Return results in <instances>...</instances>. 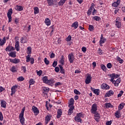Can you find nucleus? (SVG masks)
<instances>
[{
  "instance_id": "nucleus-1",
  "label": "nucleus",
  "mask_w": 125,
  "mask_h": 125,
  "mask_svg": "<svg viewBox=\"0 0 125 125\" xmlns=\"http://www.w3.org/2000/svg\"><path fill=\"white\" fill-rule=\"evenodd\" d=\"M74 98H71L69 100V103L68 105L69 108H70L68 110V114L69 115H72L73 114V111L75 109V106H74Z\"/></svg>"
},
{
  "instance_id": "nucleus-2",
  "label": "nucleus",
  "mask_w": 125,
  "mask_h": 125,
  "mask_svg": "<svg viewBox=\"0 0 125 125\" xmlns=\"http://www.w3.org/2000/svg\"><path fill=\"white\" fill-rule=\"evenodd\" d=\"M24 112H25V107L22 108L19 116L20 121L22 125H25V118H24Z\"/></svg>"
},
{
  "instance_id": "nucleus-3",
  "label": "nucleus",
  "mask_w": 125,
  "mask_h": 125,
  "mask_svg": "<svg viewBox=\"0 0 125 125\" xmlns=\"http://www.w3.org/2000/svg\"><path fill=\"white\" fill-rule=\"evenodd\" d=\"M108 77H109V79H110V82L112 83L115 80V79H118V78L120 77V75L115 73H112L108 74Z\"/></svg>"
},
{
  "instance_id": "nucleus-4",
  "label": "nucleus",
  "mask_w": 125,
  "mask_h": 125,
  "mask_svg": "<svg viewBox=\"0 0 125 125\" xmlns=\"http://www.w3.org/2000/svg\"><path fill=\"white\" fill-rule=\"evenodd\" d=\"M115 26L118 29L122 27V20L120 18L117 17L115 21Z\"/></svg>"
},
{
  "instance_id": "nucleus-5",
  "label": "nucleus",
  "mask_w": 125,
  "mask_h": 125,
  "mask_svg": "<svg viewBox=\"0 0 125 125\" xmlns=\"http://www.w3.org/2000/svg\"><path fill=\"white\" fill-rule=\"evenodd\" d=\"M68 60L70 63H73L75 59V56L74 55V53H70L68 55Z\"/></svg>"
},
{
  "instance_id": "nucleus-6",
  "label": "nucleus",
  "mask_w": 125,
  "mask_h": 125,
  "mask_svg": "<svg viewBox=\"0 0 125 125\" xmlns=\"http://www.w3.org/2000/svg\"><path fill=\"white\" fill-rule=\"evenodd\" d=\"M11 15H12V9L10 8L8 10L7 14V16L8 18L9 22H11V21L12 20V17H11Z\"/></svg>"
},
{
  "instance_id": "nucleus-7",
  "label": "nucleus",
  "mask_w": 125,
  "mask_h": 125,
  "mask_svg": "<svg viewBox=\"0 0 125 125\" xmlns=\"http://www.w3.org/2000/svg\"><path fill=\"white\" fill-rule=\"evenodd\" d=\"M96 112H97V104H94L91 106V113L92 114Z\"/></svg>"
},
{
  "instance_id": "nucleus-8",
  "label": "nucleus",
  "mask_w": 125,
  "mask_h": 125,
  "mask_svg": "<svg viewBox=\"0 0 125 125\" xmlns=\"http://www.w3.org/2000/svg\"><path fill=\"white\" fill-rule=\"evenodd\" d=\"M92 79V77H91V75L88 74L85 80V83L86 84H89V83H90V82H91Z\"/></svg>"
},
{
  "instance_id": "nucleus-9",
  "label": "nucleus",
  "mask_w": 125,
  "mask_h": 125,
  "mask_svg": "<svg viewBox=\"0 0 125 125\" xmlns=\"http://www.w3.org/2000/svg\"><path fill=\"white\" fill-rule=\"evenodd\" d=\"M92 114L94 115L95 121H96V122H99V120H100V114H99L97 111L94 112Z\"/></svg>"
},
{
  "instance_id": "nucleus-10",
  "label": "nucleus",
  "mask_w": 125,
  "mask_h": 125,
  "mask_svg": "<svg viewBox=\"0 0 125 125\" xmlns=\"http://www.w3.org/2000/svg\"><path fill=\"white\" fill-rule=\"evenodd\" d=\"M106 41H107L106 38H105L103 37V34H102L101 35V38H100V40L99 41L100 46H102V44L105 43V42H106Z\"/></svg>"
},
{
  "instance_id": "nucleus-11",
  "label": "nucleus",
  "mask_w": 125,
  "mask_h": 125,
  "mask_svg": "<svg viewBox=\"0 0 125 125\" xmlns=\"http://www.w3.org/2000/svg\"><path fill=\"white\" fill-rule=\"evenodd\" d=\"M32 110L35 116H38V115H39L40 113V110H39V109H38L37 107L35 105L32 106Z\"/></svg>"
},
{
  "instance_id": "nucleus-12",
  "label": "nucleus",
  "mask_w": 125,
  "mask_h": 125,
  "mask_svg": "<svg viewBox=\"0 0 125 125\" xmlns=\"http://www.w3.org/2000/svg\"><path fill=\"white\" fill-rule=\"evenodd\" d=\"M52 116H51V115L49 114H47L45 117V125H47L48 124V123H49V121H50V120H51V117Z\"/></svg>"
},
{
  "instance_id": "nucleus-13",
  "label": "nucleus",
  "mask_w": 125,
  "mask_h": 125,
  "mask_svg": "<svg viewBox=\"0 0 125 125\" xmlns=\"http://www.w3.org/2000/svg\"><path fill=\"white\" fill-rule=\"evenodd\" d=\"M111 83L113 84H114V86L118 87L119 86V84L121 83V78H118L116 80H115Z\"/></svg>"
},
{
  "instance_id": "nucleus-14",
  "label": "nucleus",
  "mask_w": 125,
  "mask_h": 125,
  "mask_svg": "<svg viewBox=\"0 0 125 125\" xmlns=\"http://www.w3.org/2000/svg\"><path fill=\"white\" fill-rule=\"evenodd\" d=\"M14 50H15V48L11 45H8V46H7L5 49V51L8 52H10Z\"/></svg>"
},
{
  "instance_id": "nucleus-15",
  "label": "nucleus",
  "mask_w": 125,
  "mask_h": 125,
  "mask_svg": "<svg viewBox=\"0 0 125 125\" xmlns=\"http://www.w3.org/2000/svg\"><path fill=\"white\" fill-rule=\"evenodd\" d=\"M101 87L102 89H105V90L110 89V86H109V85H108L105 83H103L101 85Z\"/></svg>"
},
{
  "instance_id": "nucleus-16",
  "label": "nucleus",
  "mask_w": 125,
  "mask_h": 125,
  "mask_svg": "<svg viewBox=\"0 0 125 125\" xmlns=\"http://www.w3.org/2000/svg\"><path fill=\"white\" fill-rule=\"evenodd\" d=\"M62 114H63V111H62V109H58L57 115V119H60V118H61V116H62Z\"/></svg>"
},
{
  "instance_id": "nucleus-17",
  "label": "nucleus",
  "mask_w": 125,
  "mask_h": 125,
  "mask_svg": "<svg viewBox=\"0 0 125 125\" xmlns=\"http://www.w3.org/2000/svg\"><path fill=\"white\" fill-rule=\"evenodd\" d=\"M6 42V38L3 37L2 39H0V46L4 45V44Z\"/></svg>"
},
{
  "instance_id": "nucleus-18",
  "label": "nucleus",
  "mask_w": 125,
  "mask_h": 125,
  "mask_svg": "<svg viewBox=\"0 0 125 125\" xmlns=\"http://www.w3.org/2000/svg\"><path fill=\"white\" fill-rule=\"evenodd\" d=\"M55 83V82L53 79L48 80L47 82V84L48 85H51V86H53V84Z\"/></svg>"
},
{
  "instance_id": "nucleus-19",
  "label": "nucleus",
  "mask_w": 125,
  "mask_h": 125,
  "mask_svg": "<svg viewBox=\"0 0 125 125\" xmlns=\"http://www.w3.org/2000/svg\"><path fill=\"white\" fill-rule=\"evenodd\" d=\"M16 84H15L14 86H12L11 87V96H13V94H15V93L16 92Z\"/></svg>"
},
{
  "instance_id": "nucleus-20",
  "label": "nucleus",
  "mask_w": 125,
  "mask_h": 125,
  "mask_svg": "<svg viewBox=\"0 0 125 125\" xmlns=\"http://www.w3.org/2000/svg\"><path fill=\"white\" fill-rule=\"evenodd\" d=\"M1 107L2 108H6V102L4 100H0Z\"/></svg>"
},
{
  "instance_id": "nucleus-21",
  "label": "nucleus",
  "mask_w": 125,
  "mask_h": 125,
  "mask_svg": "<svg viewBox=\"0 0 125 125\" xmlns=\"http://www.w3.org/2000/svg\"><path fill=\"white\" fill-rule=\"evenodd\" d=\"M112 95H114V91L112 90H109L105 94L106 97H110V96H112Z\"/></svg>"
},
{
  "instance_id": "nucleus-22",
  "label": "nucleus",
  "mask_w": 125,
  "mask_h": 125,
  "mask_svg": "<svg viewBox=\"0 0 125 125\" xmlns=\"http://www.w3.org/2000/svg\"><path fill=\"white\" fill-rule=\"evenodd\" d=\"M21 43H26L27 42V37L26 36H23L21 38Z\"/></svg>"
},
{
  "instance_id": "nucleus-23",
  "label": "nucleus",
  "mask_w": 125,
  "mask_h": 125,
  "mask_svg": "<svg viewBox=\"0 0 125 125\" xmlns=\"http://www.w3.org/2000/svg\"><path fill=\"white\" fill-rule=\"evenodd\" d=\"M120 3H121V0H117L116 2H114L112 3V6L117 7V6L120 5Z\"/></svg>"
},
{
  "instance_id": "nucleus-24",
  "label": "nucleus",
  "mask_w": 125,
  "mask_h": 125,
  "mask_svg": "<svg viewBox=\"0 0 125 125\" xmlns=\"http://www.w3.org/2000/svg\"><path fill=\"white\" fill-rule=\"evenodd\" d=\"M59 63L60 64H62V65H64V63H65V58H64V56L62 55L61 56V58L59 61Z\"/></svg>"
},
{
  "instance_id": "nucleus-25",
  "label": "nucleus",
  "mask_w": 125,
  "mask_h": 125,
  "mask_svg": "<svg viewBox=\"0 0 125 125\" xmlns=\"http://www.w3.org/2000/svg\"><path fill=\"white\" fill-rule=\"evenodd\" d=\"M115 116L116 118H117V119H120L121 118V111L120 110H117L115 113Z\"/></svg>"
},
{
  "instance_id": "nucleus-26",
  "label": "nucleus",
  "mask_w": 125,
  "mask_h": 125,
  "mask_svg": "<svg viewBox=\"0 0 125 125\" xmlns=\"http://www.w3.org/2000/svg\"><path fill=\"white\" fill-rule=\"evenodd\" d=\"M71 27H72V28H74V29H77L78 27H79V22H78V21H75L72 23Z\"/></svg>"
},
{
  "instance_id": "nucleus-27",
  "label": "nucleus",
  "mask_w": 125,
  "mask_h": 125,
  "mask_svg": "<svg viewBox=\"0 0 125 125\" xmlns=\"http://www.w3.org/2000/svg\"><path fill=\"white\" fill-rule=\"evenodd\" d=\"M45 107L48 111H49V108H51L52 107V105L50 104L48 101L46 102Z\"/></svg>"
},
{
  "instance_id": "nucleus-28",
  "label": "nucleus",
  "mask_w": 125,
  "mask_h": 125,
  "mask_svg": "<svg viewBox=\"0 0 125 125\" xmlns=\"http://www.w3.org/2000/svg\"><path fill=\"white\" fill-rule=\"evenodd\" d=\"M42 91H43L44 93H48V91H49V88L47 87H42Z\"/></svg>"
},
{
  "instance_id": "nucleus-29",
  "label": "nucleus",
  "mask_w": 125,
  "mask_h": 125,
  "mask_svg": "<svg viewBox=\"0 0 125 125\" xmlns=\"http://www.w3.org/2000/svg\"><path fill=\"white\" fill-rule=\"evenodd\" d=\"M45 23L47 26H49L50 24H51V22H50V20L48 18H47L45 20Z\"/></svg>"
},
{
  "instance_id": "nucleus-30",
  "label": "nucleus",
  "mask_w": 125,
  "mask_h": 125,
  "mask_svg": "<svg viewBox=\"0 0 125 125\" xmlns=\"http://www.w3.org/2000/svg\"><path fill=\"white\" fill-rule=\"evenodd\" d=\"M67 0H60V1L58 3V5H59V6H62V5H63L64 4V3H65V2H66V1Z\"/></svg>"
},
{
  "instance_id": "nucleus-31",
  "label": "nucleus",
  "mask_w": 125,
  "mask_h": 125,
  "mask_svg": "<svg viewBox=\"0 0 125 125\" xmlns=\"http://www.w3.org/2000/svg\"><path fill=\"white\" fill-rule=\"evenodd\" d=\"M124 106H125V104L124 103L120 104L118 106V110L121 111V110H123V109H124Z\"/></svg>"
},
{
  "instance_id": "nucleus-32",
  "label": "nucleus",
  "mask_w": 125,
  "mask_h": 125,
  "mask_svg": "<svg viewBox=\"0 0 125 125\" xmlns=\"http://www.w3.org/2000/svg\"><path fill=\"white\" fill-rule=\"evenodd\" d=\"M74 121L77 122L78 123H81V122H82V119H81L80 117L76 116L74 118Z\"/></svg>"
},
{
  "instance_id": "nucleus-33",
  "label": "nucleus",
  "mask_w": 125,
  "mask_h": 125,
  "mask_svg": "<svg viewBox=\"0 0 125 125\" xmlns=\"http://www.w3.org/2000/svg\"><path fill=\"white\" fill-rule=\"evenodd\" d=\"M92 20H95V21H100L101 20V18L98 16H94L92 17Z\"/></svg>"
},
{
  "instance_id": "nucleus-34",
  "label": "nucleus",
  "mask_w": 125,
  "mask_h": 125,
  "mask_svg": "<svg viewBox=\"0 0 125 125\" xmlns=\"http://www.w3.org/2000/svg\"><path fill=\"white\" fill-rule=\"evenodd\" d=\"M88 30L90 32H93L94 31V26L92 25H89Z\"/></svg>"
},
{
  "instance_id": "nucleus-35",
  "label": "nucleus",
  "mask_w": 125,
  "mask_h": 125,
  "mask_svg": "<svg viewBox=\"0 0 125 125\" xmlns=\"http://www.w3.org/2000/svg\"><path fill=\"white\" fill-rule=\"evenodd\" d=\"M9 56H11V57H16V52H11L9 53Z\"/></svg>"
},
{
  "instance_id": "nucleus-36",
  "label": "nucleus",
  "mask_w": 125,
  "mask_h": 125,
  "mask_svg": "<svg viewBox=\"0 0 125 125\" xmlns=\"http://www.w3.org/2000/svg\"><path fill=\"white\" fill-rule=\"evenodd\" d=\"M34 14H38L40 12V9L38 7H36L34 8Z\"/></svg>"
},
{
  "instance_id": "nucleus-37",
  "label": "nucleus",
  "mask_w": 125,
  "mask_h": 125,
  "mask_svg": "<svg viewBox=\"0 0 125 125\" xmlns=\"http://www.w3.org/2000/svg\"><path fill=\"white\" fill-rule=\"evenodd\" d=\"M104 106L106 108H113V105L110 103H106L104 104Z\"/></svg>"
},
{
  "instance_id": "nucleus-38",
  "label": "nucleus",
  "mask_w": 125,
  "mask_h": 125,
  "mask_svg": "<svg viewBox=\"0 0 125 125\" xmlns=\"http://www.w3.org/2000/svg\"><path fill=\"white\" fill-rule=\"evenodd\" d=\"M16 50L17 51H19L20 50V46L19 45V42H16Z\"/></svg>"
},
{
  "instance_id": "nucleus-39",
  "label": "nucleus",
  "mask_w": 125,
  "mask_h": 125,
  "mask_svg": "<svg viewBox=\"0 0 125 125\" xmlns=\"http://www.w3.org/2000/svg\"><path fill=\"white\" fill-rule=\"evenodd\" d=\"M31 55H28L26 56V62H30L31 61Z\"/></svg>"
},
{
  "instance_id": "nucleus-40",
  "label": "nucleus",
  "mask_w": 125,
  "mask_h": 125,
  "mask_svg": "<svg viewBox=\"0 0 125 125\" xmlns=\"http://www.w3.org/2000/svg\"><path fill=\"white\" fill-rule=\"evenodd\" d=\"M101 68L102 69H103V71H104V72H106L107 70V68L106 67V66L104 64H101Z\"/></svg>"
},
{
  "instance_id": "nucleus-41",
  "label": "nucleus",
  "mask_w": 125,
  "mask_h": 125,
  "mask_svg": "<svg viewBox=\"0 0 125 125\" xmlns=\"http://www.w3.org/2000/svg\"><path fill=\"white\" fill-rule=\"evenodd\" d=\"M93 92L95 94L97 95H99V89H95L93 90Z\"/></svg>"
},
{
  "instance_id": "nucleus-42",
  "label": "nucleus",
  "mask_w": 125,
  "mask_h": 125,
  "mask_svg": "<svg viewBox=\"0 0 125 125\" xmlns=\"http://www.w3.org/2000/svg\"><path fill=\"white\" fill-rule=\"evenodd\" d=\"M42 81L44 83H46L48 81V79H47V77L44 76V77H43Z\"/></svg>"
},
{
  "instance_id": "nucleus-43",
  "label": "nucleus",
  "mask_w": 125,
  "mask_h": 125,
  "mask_svg": "<svg viewBox=\"0 0 125 125\" xmlns=\"http://www.w3.org/2000/svg\"><path fill=\"white\" fill-rule=\"evenodd\" d=\"M17 10H18V11H22L23 10V7L22 6H17Z\"/></svg>"
},
{
  "instance_id": "nucleus-44",
  "label": "nucleus",
  "mask_w": 125,
  "mask_h": 125,
  "mask_svg": "<svg viewBox=\"0 0 125 125\" xmlns=\"http://www.w3.org/2000/svg\"><path fill=\"white\" fill-rule=\"evenodd\" d=\"M10 71L12 72V73H15L16 72V67L13 66L12 68H10Z\"/></svg>"
},
{
  "instance_id": "nucleus-45",
  "label": "nucleus",
  "mask_w": 125,
  "mask_h": 125,
  "mask_svg": "<svg viewBox=\"0 0 125 125\" xmlns=\"http://www.w3.org/2000/svg\"><path fill=\"white\" fill-rule=\"evenodd\" d=\"M66 41L67 42H71L72 41V36L69 35L66 38Z\"/></svg>"
},
{
  "instance_id": "nucleus-46",
  "label": "nucleus",
  "mask_w": 125,
  "mask_h": 125,
  "mask_svg": "<svg viewBox=\"0 0 125 125\" xmlns=\"http://www.w3.org/2000/svg\"><path fill=\"white\" fill-rule=\"evenodd\" d=\"M76 116L80 118H83V117H84V115H83V112L78 113Z\"/></svg>"
},
{
  "instance_id": "nucleus-47",
  "label": "nucleus",
  "mask_w": 125,
  "mask_h": 125,
  "mask_svg": "<svg viewBox=\"0 0 125 125\" xmlns=\"http://www.w3.org/2000/svg\"><path fill=\"white\" fill-rule=\"evenodd\" d=\"M37 74L38 76H39V77H41V76L42 75V70H40L39 71L37 70Z\"/></svg>"
},
{
  "instance_id": "nucleus-48",
  "label": "nucleus",
  "mask_w": 125,
  "mask_h": 125,
  "mask_svg": "<svg viewBox=\"0 0 125 125\" xmlns=\"http://www.w3.org/2000/svg\"><path fill=\"white\" fill-rule=\"evenodd\" d=\"M59 67L60 68V70H61V73L62 74H64V73H65V71L64 70V69H63V67L62 66V65H59Z\"/></svg>"
},
{
  "instance_id": "nucleus-49",
  "label": "nucleus",
  "mask_w": 125,
  "mask_h": 125,
  "mask_svg": "<svg viewBox=\"0 0 125 125\" xmlns=\"http://www.w3.org/2000/svg\"><path fill=\"white\" fill-rule=\"evenodd\" d=\"M32 53V47H28L27 48V54H31Z\"/></svg>"
},
{
  "instance_id": "nucleus-50",
  "label": "nucleus",
  "mask_w": 125,
  "mask_h": 125,
  "mask_svg": "<svg viewBox=\"0 0 125 125\" xmlns=\"http://www.w3.org/2000/svg\"><path fill=\"white\" fill-rule=\"evenodd\" d=\"M124 94V91L121 90L120 91L119 93L118 94L117 97L119 98L120 97H122V96Z\"/></svg>"
},
{
  "instance_id": "nucleus-51",
  "label": "nucleus",
  "mask_w": 125,
  "mask_h": 125,
  "mask_svg": "<svg viewBox=\"0 0 125 125\" xmlns=\"http://www.w3.org/2000/svg\"><path fill=\"white\" fill-rule=\"evenodd\" d=\"M117 60L119 61V63L123 64L124 63V60H123L120 57H117Z\"/></svg>"
},
{
  "instance_id": "nucleus-52",
  "label": "nucleus",
  "mask_w": 125,
  "mask_h": 125,
  "mask_svg": "<svg viewBox=\"0 0 125 125\" xmlns=\"http://www.w3.org/2000/svg\"><path fill=\"white\" fill-rule=\"evenodd\" d=\"M25 80L24 78H23V77L21 76L19 78H17V80L19 81V82H23Z\"/></svg>"
},
{
  "instance_id": "nucleus-53",
  "label": "nucleus",
  "mask_w": 125,
  "mask_h": 125,
  "mask_svg": "<svg viewBox=\"0 0 125 125\" xmlns=\"http://www.w3.org/2000/svg\"><path fill=\"white\" fill-rule=\"evenodd\" d=\"M74 92L75 94H77V95H80L81 94V92L76 89L74 90Z\"/></svg>"
},
{
  "instance_id": "nucleus-54",
  "label": "nucleus",
  "mask_w": 125,
  "mask_h": 125,
  "mask_svg": "<svg viewBox=\"0 0 125 125\" xmlns=\"http://www.w3.org/2000/svg\"><path fill=\"white\" fill-rule=\"evenodd\" d=\"M29 82L30 85L32 84H34L35 83V81L33 79H31Z\"/></svg>"
},
{
  "instance_id": "nucleus-55",
  "label": "nucleus",
  "mask_w": 125,
  "mask_h": 125,
  "mask_svg": "<svg viewBox=\"0 0 125 125\" xmlns=\"http://www.w3.org/2000/svg\"><path fill=\"white\" fill-rule=\"evenodd\" d=\"M9 61H10V62H11L12 63H14V64H16V58H15V59H10Z\"/></svg>"
},
{
  "instance_id": "nucleus-56",
  "label": "nucleus",
  "mask_w": 125,
  "mask_h": 125,
  "mask_svg": "<svg viewBox=\"0 0 125 125\" xmlns=\"http://www.w3.org/2000/svg\"><path fill=\"white\" fill-rule=\"evenodd\" d=\"M44 62L46 65H48V64H49V61H48L46 58H44Z\"/></svg>"
},
{
  "instance_id": "nucleus-57",
  "label": "nucleus",
  "mask_w": 125,
  "mask_h": 125,
  "mask_svg": "<svg viewBox=\"0 0 125 125\" xmlns=\"http://www.w3.org/2000/svg\"><path fill=\"white\" fill-rule=\"evenodd\" d=\"M48 3L49 5H52L53 4V0H47Z\"/></svg>"
},
{
  "instance_id": "nucleus-58",
  "label": "nucleus",
  "mask_w": 125,
  "mask_h": 125,
  "mask_svg": "<svg viewBox=\"0 0 125 125\" xmlns=\"http://www.w3.org/2000/svg\"><path fill=\"white\" fill-rule=\"evenodd\" d=\"M82 51H83V53H85V52H86V47L83 46L82 48Z\"/></svg>"
},
{
  "instance_id": "nucleus-59",
  "label": "nucleus",
  "mask_w": 125,
  "mask_h": 125,
  "mask_svg": "<svg viewBox=\"0 0 125 125\" xmlns=\"http://www.w3.org/2000/svg\"><path fill=\"white\" fill-rule=\"evenodd\" d=\"M0 121H3V115L1 112H0Z\"/></svg>"
},
{
  "instance_id": "nucleus-60",
  "label": "nucleus",
  "mask_w": 125,
  "mask_h": 125,
  "mask_svg": "<svg viewBox=\"0 0 125 125\" xmlns=\"http://www.w3.org/2000/svg\"><path fill=\"white\" fill-rule=\"evenodd\" d=\"M106 67L108 69H111V68H112V64L111 63H108L106 65Z\"/></svg>"
},
{
  "instance_id": "nucleus-61",
  "label": "nucleus",
  "mask_w": 125,
  "mask_h": 125,
  "mask_svg": "<svg viewBox=\"0 0 125 125\" xmlns=\"http://www.w3.org/2000/svg\"><path fill=\"white\" fill-rule=\"evenodd\" d=\"M21 70L23 71L24 73H26V72L27 71V70L26 69V66H22Z\"/></svg>"
},
{
  "instance_id": "nucleus-62",
  "label": "nucleus",
  "mask_w": 125,
  "mask_h": 125,
  "mask_svg": "<svg viewBox=\"0 0 125 125\" xmlns=\"http://www.w3.org/2000/svg\"><path fill=\"white\" fill-rule=\"evenodd\" d=\"M53 67L55 68L56 66H57V62L56 61H54L53 64H52Z\"/></svg>"
},
{
  "instance_id": "nucleus-63",
  "label": "nucleus",
  "mask_w": 125,
  "mask_h": 125,
  "mask_svg": "<svg viewBox=\"0 0 125 125\" xmlns=\"http://www.w3.org/2000/svg\"><path fill=\"white\" fill-rule=\"evenodd\" d=\"M35 62V59L34 58H31L30 59V63L31 64H33Z\"/></svg>"
},
{
  "instance_id": "nucleus-64",
  "label": "nucleus",
  "mask_w": 125,
  "mask_h": 125,
  "mask_svg": "<svg viewBox=\"0 0 125 125\" xmlns=\"http://www.w3.org/2000/svg\"><path fill=\"white\" fill-rule=\"evenodd\" d=\"M112 124V121H107L106 123V125H111Z\"/></svg>"
}]
</instances>
